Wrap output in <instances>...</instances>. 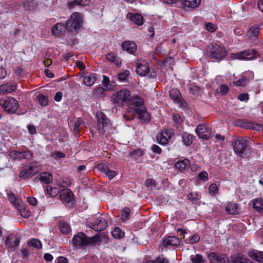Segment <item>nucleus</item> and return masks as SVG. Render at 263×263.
I'll list each match as a JSON object with an SVG mask.
<instances>
[{
  "mask_svg": "<svg viewBox=\"0 0 263 263\" xmlns=\"http://www.w3.org/2000/svg\"><path fill=\"white\" fill-rule=\"evenodd\" d=\"M253 208L259 213H263V198H257L252 201Z\"/></svg>",
  "mask_w": 263,
  "mask_h": 263,
  "instance_id": "obj_26",
  "label": "nucleus"
},
{
  "mask_svg": "<svg viewBox=\"0 0 263 263\" xmlns=\"http://www.w3.org/2000/svg\"><path fill=\"white\" fill-rule=\"evenodd\" d=\"M226 211L229 214L235 215L239 213L238 206L236 203H230L226 207Z\"/></svg>",
  "mask_w": 263,
  "mask_h": 263,
  "instance_id": "obj_32",
  "label": "nucleus"
},
{
  "mask_svg": "<svg viewBox=\"0 0 263 263\" xmlns=\"http://www.w3.org/2000/svg\"><path fill=\"white\" fill-rule=\"evenodd\" d=\"M13 239L12 235L7 236L6 240V246L10 251H14L20 243V239L18 237H15L14 241Z\"/></svg>",
  "mask_w": 263,
  "mask_h": 263,
  "instance_id": "obj_14",
  "label": "nucleus"
},
{
  "mask_svg": "<svg viewBox=\"0 0 263 263\" xmlns=\"http://www.w3.org/2000/svg\"><path fill=\"white\" fill-rule=\"evenodd\" d=\"M233 263H255L252 260L238 255L233 260Z\"/></svg>",
  "mask_w": 263,
  "mask_h": 263,
  "instance_id": "obj_38",
  "label": "nucleus"
},
{
  "mask_svg": "<svg viewBox=\"0 0 263 263\" xmlns=\"http://www.w3.org/2000/svg\"><path fill=\"white\" fill-rule=\"evenodd\" d=\"M126 17L138 26H141L143 24V18L139 13L129 12L127 14Z\"/></svg>",
  "mask_w": 263,
  "mask_h": 263,
  "instance_id": "obj_16",
  "label": "nucleus"
},
{
  "mask_svg": "<svg viewBox=\"0 0 263 263\" xmlns=\"http://www.w3.org/2000/svg\"><path fill=\"white\" fill-rule=\"evenodd\" d=\"M130 72L128 70H125L118 74V80L119 81H124L129 80Z\"/></svg>",
  "mask_w": 263,
  "mask_h": 263,
  "instance_id": "obj_43",
  "label": "nucleus"
},
{
  "mask_svg": "<svg viewBox=\"0 0 263 263\" xmlns=\"http://www.w3.org/2000/svg\"><path fill=\"white\" fill-rule=\"evenodd\" d=\"M111 234L114 238L119 239L122 238L124 235V232H123L120 228L118 227L114 229L111 232Z\"/></svg>",
  "mask_w": 263,
  "mask_h": 263,
  "instance_id": "obj_42",
  "label": "nucleus"
},
{
  "mask_svg": "<svg viewBox=\"0 0 263 263\" xmlns=\"http://www.w3.org/2000/svg\"><path fill=\"white\" fill-rule=\"evenodd\" d=\"M97 118L98 119V127L99 130L103 133L106 128L110 126L109 119L102 112H97Z\"/></svg>",
  "mask_w": 263,
  "mask_h": 263,
  "instance_id": "obj_7",
  "label": "nucleus"
},
{
  "mask_svg": "<svg viewBox=\"0 0 263 263\" xmlns=\"http://www.w3.org/2000/svg\"><path fill=\"white\" fill-rule=\"evenodd\" d=\"M168 260L163 256H158L153 261V263H168Z\"/></svg>",
  "mask_w": 263,
  "mask_h": 263,
  "instance_id": "obj_64",
  "label": "nucleus"
},
{
  "mask_svg": "<svg viewBox=\"0 0 263 263\" xmlns=\"http://www.w3.org/2000/svg\"><path fill=\"white\" fill-rule=\"evenodd\" d=\"M190 259L192 263H204V262L203 256L199 254L192 255L190 256Z\"/></svg>",
  "mask_w": 263,
  "mask_h": 263,
  "instance_id": "obj_39",
  "label": "nucleus"
},
{
  "mask_svg": "<svg viewBox=\"0 0 263 263\" xmlns=\"http://www.w3.org/2000/svg\"><path fill=\"white\" fill-rule=\"evenodd\" d=\"M205 28L208 31L213 32L216 30V26L212 23H207L205 24Z\"/></svg>",
  "mask_w": 263,
  "mask_h": 263,
  "instance_id": "obj_60",
  "label": "nucleus"
},
{
  "mask_svg": "<svg viewBox=\"0 0 263 263\" xmlns=\"http://www.w3.org/2000/svg\"><path fill=\"white\" fill-rule=\"evenodd\" d=\"M0 105L5 111L9 114L14 113L18 108V102L13 98H9L2 103L0 102Z\"/></svg>",
  "mask_w": 263,
  "mask_h": 263,
  "instance_id": "obj_6",
  "label": "nucleus"
},
{
  "mask_svg": "<svg viewBox=\"0 0 263 263\" xmlns=\"http://www.w3.org/2000/svg\"><path fill=\"white\" fill-rule=\"evenodd\" d=\"M20 212L21 215L25 218H28L30 216V212L26 209L25 204L23 202V206L21 209H17Z\"/></svg>",
  "mask_w": 263,
  "mask_h": 263,
  "instance_id": "obj_54",
  "label": "nucleus"
},
{
  "mask_svg": "<svg viewBox=\"0 0 263 263\" xmlns=\"http://www.w3.org/2000/svg\"><path fill=\"white\" fill-rule=\"evenodd\" d=\"M208 179V174L205 171H202L199 173L197 177V179L198 180L202 181L203 182L207 181Z\"/></svg>",
  "mask_w": 263,
  "mask_h": 263,
  "instance_id": "obj_53",
  "label": "nucleus"
},
{
  "mask_svg": "<svg viewBox=\"0 0 263 263\" xmlns=\"http://www.w3.org/2000/svg\"><path fill=\"white\" fill-rule=\"evenodd\" d=\"M31 174L32 173H30L29 170H28L27 167H26L21 171L19 175V177L23 179H26L31 177L32 176Z\"/></svg>",
  "mask_w": 263,
  "mask_h": 263,
  "instance_id": "obj_48",
  "label": "nucleus"
},
{
  "mask_svg": "<svg viewBox=\"0 0 263 263\" xmlns=\"http://www.w3.org/2000/svg\"><path fill=\"white\" fill-rule=\"evenodd\" d=\"M97 168L102 172L110 180L112 179L117 175L116 171L109 170L105 163L98 164L97 165Z\"/></svg>",
  "mask_w": 263,
  "mask_h": 263,
  "instance_id": "obj_15",
  "label": "nucleus"
},
{
  "mask_svg": "<svg viewBox=\"0 0 263 263\" xmlns=\"http://www.w3.org/2000/svg\"><path fill=\"white\" fill-rule=\"evenodd\" d=\"M107 226L106 220L100 217L97 218L96 220L91 224L90 227L96 231H101L104 230Z\"/></svg>",
  "mask_w": 263,
  "mask_h": 263,
  "instance_id": "obj_12",
  "label": "nucleus"
},
{
  "mask_svg": "<svg viewBox=\"0 0 263 263\" xmlns=\"http://www.w3.org/2000/svg\"><path fill=\"white\" fill-rule=\"evenodd\" d=\"M130 213V209L127 208H124L121 212V219L123 221H126L129 219Z\"/></svg>",
  "mask_w": 263,
  "mask_h": 263,
  "instance_id": "obj_51",
  "label": "nucleus"
},
{
  "mask_svg": "<svg viewBox=\"0 0 263 263\" xmlns=\"http://www.w3.org/2000/svg\"><path fill=\"white\" fill-rule=\"evenodd\" d=\"M51 155V157L55 159H59L65 157V154L64 153L58 151H55L52 153Z\"/></svg>",
  "mask_w": 263,
  "mask_h": 263,
  "instance_id": "obj_56",
  "label": "nucleus"
},
{
  "mask_svg": "<svg viewBox=\"0 0 263 263\" xmlns=\"http://www.w3.org/2000/svg\"><path fill=\"white\" fill-rule=\"evenodd\" d=\"M84 125V121L81 118H78L74 124V132L75 134L78 133L81 129L83 128Z\"/></svg>",
  "mask_w": 263,
  "mask_h": 263,
  "instance_id": "obj_41",
  "label": "nucleus"
},
{
  "mask_svg": "<svg viewBox=\"0 0 263 263\" xmlns=\"http://www.w3.org/2000/svg\"><path fill=\"white\" fill-rule=\"evenodd\" d=\"M81 2L79 0H73L70 1L68 3V7L70 9H72L74 8L76 6H80Z\"/></svg>",
  "mask_w": 263,
  "mask_h": 263,
  "instance_id": "obj_62",
  "label": "nucleus"
},
{
  "mask_svg": "<svg viewBox=\"0 0 263 263\" xmlns=\"http://www.w3.org/2000/svg\"><path fill=\"white\" fill-rule=\"evenodd\" d=\"M187 197L193 203L197 204L201 196L197 192H192L187 195Z\"/></svg>",
  "mask_w": 263,
  "mask_h": 263,
  "instance_id": "obj_36",
  "label": "nucleus"
},
{
  "mask_svg": "<svg viewBox=\"0 0 263 263\" xmlns=\"http://www.w3.org/2000/svg\"><path fill=\"white\" fill-rule=\"evenodd\" d=\"M28 245L37 249H40L42 248V245L41 241L37 239H32L28 241Z\"/></svg>",
  "mask_w": 263,
  "mask_h": 263,
  "instance_id": "obj_44",
  "label": "nucleus"
},
{
  "mask_svg": "<svg viewBox=\"0 0 263 263\" xmlns=\"http://www.w3.org/2000/svg\"><path fill=\"white\" fill-rule=\"evenodd\" d=\"M137 73L141 76H145L149 72V66L147 61L139 60L137 63Z\"/></svg>",
  "mask_w": 263,
  "mask_h": 263,
  "instance_id": "obj_10",
  "label": "nucleus"
},
{
  "mask_svg": "<svg viewBox=\"0 0 263 263\" xmlns=\"http://www.w3.org/2000/svg\"><path fill=\"white\" fill-rule=\"evenodd\" d=\"M180 243V239L174 236H168L163 241V245L164 247L168 246H177Z\"/></svg>",
  "mask_w": 263,
  "mask_h": 263,
  "instance_id": "obj_20",
  "label": "nucleus"
},
{
  "mask_svg": "<svg viewBox=\"0 0 263 263\" xmlns=\"http://www.w3.org/2000/svg\"><path fill=\"white\" fill-rule=\"evenodd\" d=\"M65 28V25H64L63 23H57L52 28V33L54 35L60 36L63 34Z\"/></svg>",
  "mask_w": 263,
  "mask_h": 263,
  "instance_id": "obj_24",
  "label": "nucleus"
},
{
  "mask_svg": "<svg viewBox=\"0 0 263 263\" xmlns=\"http://www.w3.org/2000/svg\"><path fill=\"white\" fill-rule=\"evenodd\" d=\"M83 23V15L79 12H73L66 22L65 27L70 32L77 31L82 27Z\"/></svg>",
  "mask_w": 263,
  "mask_h": 263,
  "instance_id": "obj_2",
  "label": "nucleus"
},
{
  "mask_svg": "<svg viewBox=\"0 0 263 263\" xmlns=\"http://www.w3.org/2000/svg\"><path fill=\"white\" fill-rule=\"evenodd\" d=\"M130 92L126 89H123L113 94L111 101L117 106H122L125 104L130 103Z\"/></svg>",
  "mask_w": 263,
  "mask_h": 263,
  "instance_id": "obj_3",
  "label": "nucleus"
},
{
  "mask_svg": "<svg viewBox=\"0 0 263 263\" xmlns=\"http://www.w3.org/2000/svg\"><path fill=\"white\" fill-rule=\"evenodd\" d=\"M103 86L97 87L95 90V93L98 96H100L104 91H110L112 90L114 85L112 83H102Z\"/></svg>",
  "mask_w": 263,
  "mask_h": 263,
  "instance_id": "obj_21",
  "label": "nucleus"
},
{
  "mask_svg": "<svg viewBox=\"0 0 263 263\" xmlns=\"http://www.w3.org/2000/svg\"><path fill=\"white\" fill-rule=\"evenodd\" d=\"M200 3L201 0H183L182 4L184 7L195 8L197 7Z\"/></svg>",
  "mask_w": 263,
  "mask_h": 263,
  "instance_id": "obj_31",
  "label": "nucleus"
},
{
  "mask_svg": "<svg viewBox=\"0 0 263 263\" xmlns=\"http://www.w3.org/2000/svg\"><path fill=\"white\" fill-rule=\"evenodd\" d=\"M9 156L14 160H21L22 159V152L12 151L10 153Z\"/></svg>",
  "mask_w": 263,
  "mask_h": 263,
  "instance_id": "obj_55",
  "label": "nucleus"
},
{
  "mask_svg": "<svg viewBox=\"0 0 263 263\" xmlns=\"http://www.w3.org/2000/svg\"><path fill=\"white\" fill-rule=\"evenodd\" d=\"M245 60H250L254 59L257 54V52L252 49L243 51Z\"/></svg>",
  "mask_w": 263,
  "mask_h": 263,
  "instance_id": "obj_33",
  "label": "nucleus"
},
{
  "mask_svg": "<svg viewBox=\"0 0 263 263\" xmlns=\"http://www.w3.org/2000/svg\"><path fill=\"white\" fill-rule=\"evenodd\" d=\"M259 28L258 26L254 25L248 31V35L251 40H256L258 36Z\"/></svg>",
  "mask_w": 263,
  "mask_h": 263,
  "instance_id": "obj_25",
  "label": "nucleus"
},
{
  "mask_svg": "<svg viewBox=\"0 0 263 263\" xmlns=\"http://www.w3.org/2000/svg\"><path fill=\"white\" fill-rule=\"evenodd\" d=\"M59 227L60 231L63 234H68L70 231V227L66 223L60 222Z\"/></svg>",
  "mask_w": 263,
  "mask_h": 263,
  "instance_id": "obj_49",
  "label": "nucleus"
},
{
  "mask_svg": "<svg viewBox=\"0 0 263 263\" xmlns=\"http://www.w3.org/2000/svg\"><path fill=\"white\" fill-rule=\"evenodd\" d=\"M123 50L126 51L128 53H133L137 50V46L133 42L125 41L122 45Z\"/></svg>",
  "mask_w": 263,
  "mask_h": 263,
  "instance_id": "obj_22",
  "label": "nucleus"
},
{
  "mask_svg": "<svg viewBox=\"0 0 263 263\" xmlns=\"http://www.w3.org/2000/svg\"><path fill=\"white\" fill-rule=\"evenodd\" d=\"M254 73L252 71H247L241 76V78L235 82H247L253 80Z\"/></svg>",
  "mask_w": 263,
  "mask_h": 263,
  "instance_id": "obj_28",
  "label": "nucleus"
},
{
  "mask_svg": "<svg viewBox=\"0 0 263 263\" xmlns=\"http://www.w3.org/2000/svg\"><path fill=\"white\" fill-rule=\"evenodd\" d=\"M230 58L232 60H245L243 51L230 54Z\"/></svg>",
  "mask_w": 263,
  "mask_h": 263,
  "instance_id": "obj_47",
  "label": "nucleus"
},
{
  "mask_svg": "<svg viewBox=\"0 0 263 263\" xmlns=\"http://www.w3.org/2000/svg\"><path fill=\"white\" fill-rule=\"evenodd\" d=\"M130 156L132 157H134L135 158H137L143 155V152L140 149H135L133 151L130 153Z\"/></svg>",
  "mask_w": 263,
  "mask_h": 263,
  "instance_id": "obj_63",
  "label": "nucleus"
},
{
  "mask_svg": "<svg viewBox=\"0 0 263 263\" xmlns=\"http://www.w3.org/2000/svg\"><path fill=\"white\" fill-rule=\"evenodd\" d=\"M16 88L15 83H4L0 86V95L11 93Z\"/></svg>",
  "mask_w": 263,
  "mask_h": 263,
  "instance_id": "obj_18",
  "label": "nucleus"
},
{
  "mask_svg": "<svg viewBox=\"0 0 263 263\" xmlns=\"http://www.w3.org/2000/svg\"><path fill=\"white\" fill-rule=\"evenodd\" d=\"M195 131L200 138L208 140L211 137V129L206 125H198L196 127Z\"/></svg>",
  "mask_w": 263,
  "mask_h": 263,
  "instance_id": "obj_8",
  "label": "nucleus"
},
{
  "mask_svg": "<svg viewBox=\"0 0 263 263\" xmlns=\"http://www.w3.org/2000/svg\"><path fill=\"white\" fill-rule=\"evenodd\" d=\"M106 59L114 63L117 65H119L121 64V61L120 58H119L117 55H115V53L110 52L108 53L106 55Z\"/></svg>",
  "mask_w": 263,
  "mask_h": 263,
  "instance_id": "obj_35",
  "label": "nucleus"
},
{
  "mask_svg": "<svg viewBox=\"0 0 263 263\" xmlns=\"http://www.w3.org/2000/svg\"><path fill=\"white\" fill-rule=\"evenodd\" d=\"M40 164L39 163L35 162L34 163H31L30 165L27 166L30 172L32 173L31 175L33 176L35 173L38 172L40 170Z\"/></svg>",
  "mask_w": 263,
  "mask_h": 263,
  "instance_id": "obj_40",
  "label": "nucleus"
},
{
  "mask_svg": "<svg viewBox=\"0 0 263 263\" xmlns=\"http://www.w3.org/2000/svg\"><path fill=\"white\" fill-rule=\"evenodd\" d=\"M60 198L63 202H72L73 200V194L69 189L64 190L60 192Z\"/></svg>",
  "mask_w": 263,
  "mask_h": 263,
  "instance_id": "obj_17",
  "label": "nucleus"
},
{
  "mask_svg": "<svg viewBox=\"0 0 263 263\" xmlns=\"http://www.w3.org/2000/svg\"><path fill=\"white\" fill-rule=\"evenodd\" d=\"M100 241L101 238L99 234L92 237H87L82 232L74 235L72 239L73 245L79 248H83L88 245H95Z\"/></svg>",
  "mask_w": 263,
  "mask_h": 263,
  "instance_id": "obj_1",
  "label": "nucleus"
},
{
  "mask_svg": "<svg viewBox=\"0 0 263 263\" xmlns=\"http://www.w3.org/2000/svg\"><path fill=\"white\" fill-rule=\"evenodd\" d=\"M227 51L225 48L217 44H211L210 51L211 58L222 60L226 55Z\"/></svg>",
  "mask_w": 263,
  "mask_h": 263,
  "instance_id": "obj_5",
  "label": "nucleus"
},
{
  "mask_svg": "<svg viewBox=\"0 0 263 263\" xmlns=\"http://www.w3.org/2000/svg\"><path fill=\"white\" fill-rule=\"evenodd\" d=\"M8 200L13 204L17 209H21L23 206V201L15 197L14 194L8 190H6Z\"/></svg>",
  "mask_w": 263,
  "mask_h": 263,
  "instance_id": "obj_11",
  "label": "nucleus"
},
{
  "mask_svg": "<svg viewBox=\"0 0 263 263\" xmlns=\"http://www.w3.org/2000/svg\"><path fill=\"white\" fill-rule=\"evenodd\" d=\"M211 263H216L218 262V254L215 253H211L208 256Z\"/></svg>",
  "mask_w": 263,
  "mask_h": 263,
  "instance_id": "obj_57",
  "label": "nucleus"
},
{
  "mask_svg": "<svg viewBox=\"0 0 263 263\" xmlns=\"http://www.w3.org/2000/svg\"><path fill=\"white\" fill-rule=\"evenodd\" d=\"M98 80L95 73H86L83 77V82H95Z\"/></svg>",
  "mask_w": 263,
  "mask_h": 263,
  "instance_id": "obj_34",
  "label": "nucleus"
},
{
  "mask_svg": "<svg viewBox=\"0 0 263 263\" xmlns=\"http://www.w3.org/2000/svg\"><path fill=\"white\" fill-rule=\"evenodd\" d=\"M170 97L176 103H178L182 107H186L184 100L181 98L179 91L176 89H171L170 91Z\"/></svg>",
  "mask_w": 263,
  "mask_h": 263,
  "instance_id": "obj_13",
  "label": "nucleus"
},
{
  "mask_svg": "<svg viewBox=\"0 0 263 263\" xmlns=\"http://www.w3.org/2000/svg\"><path fill=\"white\" fill-rule=\"evenodd\" d=\"M200 240V236L199 235L195 234L189 238V242L192 244L198 242Z\"/></svg>",
  "mask_w": 263,
  "mask_h": 263,
  "instance_id": "obj_61",
  "label": "nucleus"
},
{
  "mask_svg": "<svg viewBox=\"0 0 263 263\" xmlns=\"http://www.w3.org/2000/svg\"><path fill=\"white\" fill-rule=\"evenodd\" d=\"M190 165V161L187 159H184L176 162L175 167L180 171L185 170Z\"/></svg>",
  "mask_w": 263,
  "mask_h": 263,
  "instance_id": "obj_29",
  "label": "nucleus"
},
{
  "mask_svg": "<svg viewBox=\"0 0 263 263\" xmlns=\"http://www.w3.org/2000/svg\"><path fill=\"white\" fill-rule=\"evenodd\" d=\"M37 100L40 104L43 106H46L48 104V98L43 95H40L37 96Z\"/></svg>",
  "mask_w": 263,
  "mask_h": 263,
  "instance_id": "obj_45",
  "label": "nucleus"
},
{
  "mask_svg": "<svg viewBox=\"0 0 263 263\" xmlns=\"http://www.w3.org/2000/svg\"><path fill=\"white\" fill-rule=\"evenodd\" d=\"M189 88L191 92L194 95L197 93L200 90L198 87L195 85V83H190V85H189Z\"/></svg>",
  "mask_w": 263,
  "mask_h": 263,
  "instance_id": "obj_59",
  "label": "nucleus"
},
{
  "mask_svg": "<svg viewBox=\"0 0 263 263\" xmlns=\"http://www.w3.org/2000/svg\"><path fill=\"white\" fill-rule=\"evenodd\" d=\"M230 58L232 60H245L243 51L230 54Z\"/></svg>",
  "mask_w": 263,
  "mask_h": 263,
  "instance_id": "obj_46",
  "label": "nucleus"
},
{
  "mask_svg": "<svg viewBox=\"0 0 263 263\" xmlns=\"http://www.w3.org/2000/svg\"><path fill=\"white\" fill-rule=\"evenodd\" d=\"M249 256L252 259L260 262H263V252L252 250L249 252Z\"/></svg>",
  "mask_w": 263,
  "mask_h": 263,
  "instance_id": "obj_27",
  "label": "nucleus"
},
{
  "mask_svg": "<svg viewBox=\"0 0 263 263\" xmlns=\"http://www.w3.org/2000/svg\"><path fill=\"white\" fill-rule=\"evenodd\" d=\"M213 140L215 142H218L221 145H222L226 143V137L223 135L218 134L215 136L214 139Z\"/></svg>",
  "mask_w": 263,
  "mask_h": 263,
  "instance_id": "obj_50",
  "label": "nucleus"
},
{
  "mask_svg": "<svg viewBox=\"0 0 263 263\" xmlns=\"http://www.w3.org/2000/svg\"><path fill=\"white\" fill-rule=\"evenodd\" d=\"M130 102H131L132 104L136 107H141L144 105L143 99L138 96L130 98Z\"/></svg>",
  "mask_w": 263,
  "mask_h": 263,
  "instance_id": "obj_37",
  "label": "nucleus"
},
{
  "mask_svg": "<svg viewBox=\"0 0 263 263\" xmlns=\"http://www.w3.org/2000/svg\"><path fill=\"white\" fill-rule=\"evenodd\" d=\"M182 139L183 144L186 146H190L193 141L194 136L187 132H184L182 134Z\"/></svg>",
  "mask_w": 263,
  "mask_h": 263,
  "instance_id": "obj_30",
  "label": "nucleus"
},
{
  "mask_svg": "<svg viewBox=\"0 0 263 263\" xmlns=\"http://www.w3.org/2000/svg\"><path fill=\"white\" fill-rule=\"evenodd\" d=\"M172 137V132L170 130L165 129L159 133L157 136L158 142L162 145L168 143Z\"/></svg>",
  "mask_w": 263,
  "mask_h": 263,
  "instance_id": "obj_9",
  "label": "nucleus"
},
{
  "mask_svg": "<svg viewBox=\"0 0 263 263\" xmlns=\"http://www.w3.org/2000/svg\"><path fill=\"white\" fill-rule=\"evenodd\" d=\"M229 87L226 84H222L216 89V92L222 95H225L228 91Z\"/></svg>",
  "mask_w": 263,
  "mask_h": 263,
  "instance_id": "obj_52",
  "label": "nucleus"
},
{
  "mask_svg": "<svg viewBox=\"0 0 263 263\" xmlns=\"http://www.w3.org/2000/svg\"><path fill=\"white\" fill-rule=\"evenodd\" d=\"M209 193L214 195L218 193V186L216 183H212L209 189Z\"/></svg>",
  "mask_w": 263,
  "mask_h": 263,
  "instance_id": "obj_58",
  "label": "nucleus"
},
{
  "mask_svg": "<svg viewBox=\"0 0 263 263\" xmlns=\"http://www.w3.org/2000/svg\"><path fill=\"white\" fill-rule=\"evenodd\" d=\"M37 178L45 184L50 183L53 180L52 174L49 172H42L39 174Z\"/></svg>",
  "mask_w": 263,
  "mask_h": 263,
  "instance_id": "obj_23",
  "label": "nucleus"
},
{
  "mask_svg": "<svg viewBox=\"0 0 263 263\" xmlns=\"http://www.w3.org/2000/svg\"><path fill=\"white\" fill-rule=\"evenodd\" d=\"M233 149L234 152L241 157H247L249 152L248 141L241 137H239L233 142Z\"/></svg>",
  "mask_w": 263,
  "mask_h": 263,
  "instance_id": "obj_4",
  "label": "nucleus"
},
{
  "mask_svg": "<svg viewBox=\"0 0 263 263\" xmlns=\"http://www.w3.org/2000/svg\"><path fill=\"white\" fill-rule=\"evenodd\" d=\"M133 109L135 112L138 115V118L140 120L144 122H148L150 120V116L145 109H140L136 107L133 108Z\"/></svg>",
  "mask_w": 263,
  "mask_h": 263,
  "instance_id": "obj_19",
  "label": "nucleus"
}]
</instances>
